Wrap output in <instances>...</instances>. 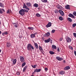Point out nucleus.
Listing matches in <instances>:
<instances>
[{"instance_id":"nucleus-1","label":"nucleus","mask_w":76,"mask_h":76,"mask_svg":"<svg viewBox=\"0 0 76 76\" xmlns=\"http://www.w3.org/2000/svg\"><path fill=\"white\" fill-rule=\"evenodd\" d=\"M27 48L28 50V51H30V50H31L32 48V50H34V48L33 46L31 44H29L28 45Z\"/></svg>"},{"instance_id":"nucleus-2","label":"nucleus","mask_w":76,"mask_h":76,"mask_svg":"<svg viewBox=\"0 0 76 76\" xmlns=\"http://www.w3.org/2000/svg\"><path fill=\"white\" fill-rule=\"evenodd\" d=\"M19 13L21 15L23 16L25 15V10L23 9L19 11Z\"/></svg>"},{"instance_id":"nucleus-3","label":"nucleus","mask_w":76,"mask_h":76,"mask_svg":"<svg viewBox=\"0 0 76 76\" xmlns=\"http://www.w3.org/2000/svg\"><path fill=\"white\" fill-rule=\"evenodd\" d=\"M20 60L22 63H23L25 61V59L23 56H20Z\"/></svg>"},{"instance_id":"nucleus-4","label":"nucleus","mask_w":76,"mask_h":76,"mask_svg":"<svg viewBox=\"0 0 76 76\" xmlns=\"http://www.w3.org/2000/svg\"><path fill=\"white\" fill-rule=\"evenodd\" d=\"M66 40L67 42H71V41H72L71 38L69 37H68L66 38Z\"/></svg>"},{"instance_id":"nucleus-5","label":"nucleus","mask_w":76,"mask_h":76,"mask_svg":"<svg viewBox=\"0 0 76 76\" xmlns=\"http://www.w3.org/2000/svg\"><path fill=\"white\" fill-rule=\"evenodd\" d=\"M23 8H25L26 9H27V10H30V9H29V8H28L27 7V6L25 5V4H23Z\"/></svg>"},{"instance_id":"nucleus-6","label":"nucleus","mask_w":76,"mask_h":76,"mask_svg":"<svg viewBox=\"0 0 76 76\" xmlns=\"http://www.w3.org/2000/svg\"><path fill=\"white\" fill-rule=\"evenodd\" d=\"M56 58L59 61H61V60H63L62 58H60V57L59 56H57L56 57Z\"/></svg>"},{"instance_id":"nucleus-7","label":"nucleus","mask_w":76,"mask_h":76,"mask_svg":"<svg viewBox=\"0 0 76 76\" xmlns=\"http://www.w3.org/2000/svg\"><path fill=\"white\" fill-rule=\"evenodd\" d=\"M5 12V11H4V9H1V8H0V13H1V14H3V12Z\"/></svg>"},{"instance_id":"nucleus-8","label":"nucleus","mask_w":76,"mask_h":76,"mask_svg":"<svg viewBox=\"0 0 76 76\" xmlns=\"http://www.w3.org/2000/svg\"><path fill=\"white\" fill-rule=\"evenodd\" d=\"M57 8H58V9H61V10L63 9V7L60 5H57Z\"/></svg>"},{"instance_id":"nucleus-9","label":"nucleus","mask_w":76,"mask_h":76,"mask_svg":"<svg viewBox=\"0 0 76 76\" xmlns=\"http://www.w3.org/2000/svg\"><path fill=\"white\" fill-rule=\"evenodd\" d=\"M59 12L62 16H63L64 15V12H63V11H62V10H59Z\"/></svg>"},{"instance_id":"nucleus-10","label":"nucleus","mask_w":76,"mask_h":76,"mask_svg":"<svg viewBox=\"0 0 76 76\" xmlns=\"http://www.w3.org/2000/svg\"><path fill=\"white\" fill-rule=\"evenodd\" d=\"M70 66H67L64 68V70H68L70 69Z\"/></svg>"},{"instance_id":"nucleus-11","label":"nucleus","mask_w":76,"mask_h":76,"mask_svg":"<svg viewBox=\"0 0 76 76\" xmlns=\"http://www.w3.org/2000/svg\"><path fill=\"white\" fill-rule=\"evenodd\" d=\"M65 9H69V10H70V6L69 5H66L65 7Z\"/></svg>"},{"instance_id":"nucleus-12","label":"nucleus","mask_w":76,"mask_h":76,"mask_svg":"<svg viewBox=\"0 0 76 76\" xmlns=\"http://www.w3.org/2000/svg\"><path fill=\"white\" fill-rule=\"evenodd\" d=\"M51 26V23L49 22L48 25L46 26V27L47 28H48V27H50Z\"/></svg>"},{"instance_id":"nucleus-13","label":"nucleus","mask_w":76,"mask_h":76,"mask_svg":"<svg viewBox=\"0 0 76 76\" xmlns=\"http://www.w3.org/2000/svg\"><path fill=\"white\" fill-rule=\"evenodd\" d=\"M26 4L27 5V6H28V7H31V3L30 2L27 3H26Z\"/></svg>"},{"instance_id":"nucleus-14","label":"nucleus","mask_w":76,"mask_h":76,"mask_svg":"<svg viewBox=\"0 0 76 76\" xmlns=\"http://www.w3.org/2000/svg\"><path fill=\"white\" fill-rule=\"evenodd\" d=\"M37 34V33H34V34H32L31 35V38H34L35 36V35Z\"/></svg>"},{"instance_id":"nucleus-15","label":"nucleus","mask_w":76,"mask_h":76,"mask_svg":"<svg viewBox=\"0 0 76 76\" xmlns=\"http://www.w3.org/2000/svg\"><path fill=\"white\" fill-rule=\"evenodd\" d=\"M69 17H71V18H75V16L73 15L72 14H69Z\"/></svg>"},{"instance_id":"nucleus-16","label":"nucleus","mask_w":76,"mask_h":76,"mask_svg":"<svg viewBox=\"0 0 76 76\" xmlns=\"http://www.w3.org/2000/svg\"><path fill=\"white\" fill-rule=\"evenodd\" d=\"M52 48L53 49H56L57 47L55 45H52Z\"/></svg>"},{"instance_id":"nucleus-17","label":"nucleus","mask_w":76,"mask_h":76,"mask_svg":"<svg viewBox=\"0 0 76 76\" xmlns=\"http://www.w3.org/2000/svg\"><path fill=\"white\" fill-rule=\"evenodd\" d=\"M50 40H51V39H50V38H49L48 39L45 40V42H49Z\"/></svg>"},{"instance_id":"nucleus-18","label":"nucleus","mask_w":76,"mask_h":76,"mask_svg":"<svg viewBox=\"0 0 76 76\" xmlns=\"http://www.w3.org/2000/svg\"><path fill=\"white\" fill-rule=\"evenodd\" d=\"M64 73H65V72L63 71H61L59 72V74L60 75H64Z\"/></svg>"},{"instance_id":"nucleus-19","label":"nucleus","mask_w":76,"mask_h":76,"mask_svg":"<svg viewBox=\"0 0 76 76\" xmlns=\"http://www.w3.org/2000/svg\"><path fill=\"white\" fill-rule=\"evenodd\" d=\"M7 46L8 47H10V48H11L12 47V46H11V44L10 43H9L7 44Z\"/></svg>"},{"instance_id":"nucleus-20","label":"nucleus","mask_w":76,"mask_h":76,"mask_svg":"<svg viewBox=\"0 0 76 76\" xmlns=\"http://www.w3.org/2000/svg\"><path fill=\"white\" fill-rule=\"evenodd\" d=\"M50 35V33L49 32H48L45 34L46 37H48Z\"/></svg>"},{"instance_id":"nucleus-21","label":"nucleus","mask_w":76,"mask_h":76,"mask_svg":"<svg viewBox=\"0 0 76 76\" xmlns=\"http://www.w3.org/2000/svg\"><path fill=\"white\" fill-rule=\"evenodd\" d=\"M33 6L34 7H38V4L36 3L34 4L33 5Z\"/></svg>"},{"instance_id":"nucleus-22","label":"nucleus","mask_w":76,"mask_h":76,"mask_svg":"<svg viewBox=\"0 0 76 76\" xmlns=\"http://www.w3.org/2000/svg\"><path fill=\"white\" fill-rule=\"evenodd\" d=\"M41 70V69H37L35 71H36V72H40Z\"/></svg>"},{"instance_id":"nucleus-23","label":"nucleus","mask_w":76,"mask_h":76,"mask_svg":"<svg viewBox=\"0 0 76 76\" xmlns=\"http://www.w3.org/2000/svg\"><path fill=\"white\" fill-rule=\"evenodd\" d=\"M16 59H15L13 61V64H16Z\"/></svg>"},{"instance_id":"nucleus-24","label":"nucleus","mask_w":76,"mask_h":76,"mask_svg":"<svg viewBox=\"0 0 76 76\" xmlns=\"http://www.w3.org/2000/svg\"><path fill=\"white\" fill-rule=\"evenodd\" d=\"M28 29L29 30H34V28L32 27H28Z\"/></svg>"},{"instance_id":"nucleus-25","label":"nucleus","mask_w":76,"mask_h":76,"mask_svg":"<svg viewBox=\"0 0 76 76\" xmlns=\"http://www.w3.org/2000/svg\"><path fill=\"white\" fill-rule=\"evenodd\" d=\"M34 45L36 48L37 49L38 48V44H37V43H35L34 44Z\"/></svg>"},{"instance_id":"nucleus-26","label":"nucleus","mask_w":76,"mask_h":76,"mask_svg":"<svg viewBox=\"0 0 76 76\" xmlns=\"http://www.w3.org/2000/svg\"><path fill=\"white\" fill-rule=\"evenodd\" d=\"M36 16H37V17H40V16H41V15L39 14V13H37L36 14Z\"/></svg>"},{"instance_id":"nucleus-27","label":"nucleus","mask_w":76,"mask_h":76,"mask_svg":"<svg viewBox=\"0 0 76 76\" xmlns=\"http://www.w3.org/2000/svg\"><path fill=\"white\" fill-rule=\"evenodd\" d=\"M68 20L69 21V22H72V19L69 18H67Z\"/></svg>"},{"instance_id":"nucleus-28","label":"nucleus","mask_w":76,"mask_h":76,"mask_svg":"<svg viewBox=\"0 0 76 76\" xmlns=\"http://www.w3.org/2000/svg\"><path fill=\"white\" fill-rule=\"evenodd\" d=\"M49 53H50V54L52 55L54 54V52L53 51H49Z\"/></svg>"},{"instance_id":"nucleus-29","label":"nucleus","mask_w":76,"mask_h":76,"mask_svg":"<svg viewBox=\"0 0 76 76\" xmlns=\"http://www.w3.org/2000/svg\"><path fill=\"white\" fill-rule=\"evenodd\" d=\"M0 6H1V7H4V5L2 3L0 2Z\"/></svg>"},{"instance_id":"nucleus-30","label":"nucleus","mask_w":76,"mask_h":76,"mask_svg":"<svg viewBox=\"0 0 76 76\" xmlns=\"http://www.w3.org/2000/svg\"><path fill=\"white\" fill-rule=\"evenodd\" d=\"M31 66L32 67H33V68H34V69H35V68L37 67V65H34V66L31 65Z\"/></svg>"},{"instance_id":"nucleus-31","label":"nucleus","mask_w":76,"mask_h":76,"mask_svg":"<svg viewBox=\"0 0 76 76\" xmlns=\"http://www.w3.org/2000/svg\"><path fill=\"white\" fill-rule=\"evenodd\" d=\"M59 19V20H63V19L62 17H60Z\"/></svg>"},{"instance_id":"nucleus-32","label":"nucleus","mask_w":76,"mask_h":76,"mask_svg":"<svg viewBox=\"0 0 76 76\" xmlns=\"http://www.w3.org/2000/svg\"><path fill=\"white\" fill-rule=\"evenodd\" d=\"M26 68H27V66H25L23 69V72H25V70L26 69Z\"/></svg>"},{"instance_id":"nucleus-33","label":"nucleus","mask_w":76,"mask_h":76,"mask_svg":"<svg viewBox=\"0 0 76 76\" xmlns=\"http://www.w3.org/2000/svg\"><path fill=\"white\" fill-rule=\"evenodd\" d=\"M41 1L42 2H44V3H46L47 1V0H41Z\"/></svg>"},{"instance_id":"nucleus-34","label":"nucleus","mask_w":76,"mask_h":76,"mask_svg":"<svg viewBox=\"0 0 76 76\" xmlns=\"http://www.w3.org/2000/svg\"><path fill=\"white\" fill-rule=\"evenodd\" d=\"M25 64H26V63L24 62L22 64V67H23V66H25Z\"/></svg>"},{"instance_id":"nucleus-35","label":"nucleus","mask_w":76,"mask_h":76,"mask_svg":"<svg viewBox=\"0 0 76 76\" xmlns=\"http://www.w3.org/2000/svg\"><path fill=\"white\" fill-rule=\"evenodd\" d=\"M39 48L40 50H42V47L40 46H39Z\"/></svg>"},{"instance_id":"nucleus-36","label":"nucleus","mask_w":76,"mask_h":76,"mask_svg":"<svg viewBox=\"0 0 76 76\" xmlns=\"http://www.w3.org/2000/svg\"><path fill=\"white\" fill-rule=\"evenodd\" d=\"M7 13H10V10H8L7 12Z\"/></svg>"},{"instance_id":"nucleus-37","label":"nucleus","mask_w":76,"mask_h":76,"mask_svg":"<svg viewBox=\"0 0 76 76\" xmlns=\"http://www.w3.org/2000/svg\"><path fill=\"white\" fill-rule=\"evenodd\" d=\"M76 26V23H73L72 24V26H73V28H75V26Z\"/></svg>"},{"instance_id":"nucleus-38","label":"nucleus","mask_w":76,"mask_h":76,"mask_svg":"<svg viewBox=\"0 0 76 76\" xmlns=\"http://www.w3.org/2000/svg\"><path fill=\"white\" fill-rule=\"evenodd\" d=\"M73 35L74 37H75V38H76V33H73Z\"/></svg>"},{"instance_id":"nucleus-39","label":"nucleus","mask_w":76,"mask_h":76,"mask_svg":"<svg viewBox=\"0 0 76 76\" xmlns=\"http://www.w3.org/2000/svg\"><path fill=\"white\" fill-rule=\"evenodd\" d=\"M73 14L74 16H76V12H73Z\"/></svg>"},{"instance_id":"nucleus-40","label":"nucleus","mask_w":76,"mask_h":76,"mask_svg":"<svg viewBox=\"0 0 76 76\" xmlns=\"http://www.w3.org/2000/svg\"><path fill=\"white\" fill-rule=\"evenodd\" d=\"M55 31H56V30L53 29L52 31V33H54Z\"/></svg>"},{"instance_id":"nucleus-41","label":"nucleus","mask_w":76,"mask_h":76,"mask_svg":"<svg viewBox=\"0 0 76 76\" xmlns=\"http://www.w3.org/2000/svg\"><path fill=\"white\" fill-rule=\"evenodd\" d=\"M14 26L15 28H17L18 27V25L17 24H15Z\"/></svg>"},{"instance_id":"nucleus-42","label":"nucleus","mask_w":76,"mask_h":76,"mask_svg":"<svg viewBox=\"0 0 76 76\" xmlns=\"http://www.w3.org/2000/svg\"><path fill=\"white\" fill-rule=\"evenodd\" d=\"M16 75H20V73H19V72H18L16 73Z\"/></svg>"},{"instance_id":"nucleus-43","label":"nucleus","mask_w":76,"mask_h":76,"mask_svg":"<svg viewBox=\"0 0 76 76\" xmlns=\"http://www.w3.org/2000/svg\"><path fill=\"white\" fill-rule=\"evenodd\" d=\"M57 50L58 51V52H59V51H60V49H59V48L58 47L57 48Z\"/></svg>"},{"instance_id":"nucleus-44","label":"nucleus","mask_w":76,"mask_h":76,"mask_svg":"<svg viewBox=\"0 0 76 76\" xmlns=\"http://www.w3.org/2000/svg\"><path fill=\"white\" fill-rule=\"evenodd\" d=\"M4 34L6 35H7L8 34V33H7V32L5 31L4 32Z\"/></svg>"},{"instance_id":"nucleus-45","label":"nucleus","mask_w":76,"mask_h":76,"mask_svg":"<svg viewBox=\"0 0 76 76\" xmlns=\"http://www.w3.org/2000/svg\"><path fill=\"white\" fill-rule=\"evenodd\" d=\"M45 71H47L48 70V69L47 68H45Z\"/></svg>"},{"instance_id":"nucleus-46","label":"nucleus","mask_w":76,"mask_h":76,"mask_svg":"<svg viewBox=\"0 0 76 76\" xmlns=\"http://www.w3.org/2000/svg\"><path fill=\"white\" fill-rule=\"evenodd\" d=\"M36 72V71H34V72H33L32 73V75H34V74H35V72Z\"/></svg>"},{"instance_id":"nucleus-47","label":"nucleus","mask_w":76,"mask_h":76,"mask_svg":"<svg viewBox=\"0 0 76 76\" xmlns=\"http://www.w3.org/2000/svg\"><path fill=\"white\" fill-rule=\"evenodd\" d=\"M69 48L70 49H71V50H73V48H72V46H70L69 47Z\"/></svg>"},{"instance_id":"nucleus-48","label":"nucleus","mask_w":76,"mask_h":76,"mask_svg":"<svg viewBox=\"0 0 76 76\" xmlns=\"http://www.w3.org/2000/svg\"><path fill=\"white\" fill-rule=\"evenodd\" d=\"M62 39H63L62 38H61L59 40L60 41H62Z\"/></svg>"},{"instance_id":"nucleus-49","label":"nucleus","mask_w":76,"mask_h":76,"mask_svg":"<svg viewBox=\"0 0 76 76\" xmlns=\"http://www.w3.org/2000/svg\"><path fill=\"white\" fill-rule=\"evenodd\" d=\"M24 11L26 12H28V11L27 10H25V9H24Z\"/></svg>"},{"instance_id":"nucleus-50","label":"nucleus","mask_w":76,"mask_h":76,"mask_svg":"<svg viewBox=\"0 0 76 76\" xmlns=\"http://www.w3.org/2000/svg\"><path fill=\"white\" fill-rule=\"evenodd\" d=\"M2 34L3 36H4V33H2Z\"/></svg>"},{"instance_id":"nucleus-51","label":"nucleus","mask_w":76,"mask_h":76,"mask_svg":"<svg viewBox=\"0 0 76 76\" xmlns=\"http://www.w3.org/2000/svg\"><path fill=\"white\" fill-rule=\"evenodd\" d=\"M65 62H66V61H65V60H64L63 61V63H65Z\"/></svg>"},{"instance_id":"nucleus-52","label":"nucleus","mask_w":76,"mask_h":76,"mask_svg":"<svg viewBox=\"0 0 76 76\" xmlns=\"http://www.w3.org/2000/svg\"><path fill=\"white\" fill-rule=\"evenodd\" d=\"M1 34V31H0V34Z\"/></svg>"},{"instance_id":"nucleus-53","label":"nucleus","mask_w":76,"mask_h":76,"mask_svg":"<svg viewBox=\"0 0 76 76\" xmlns=\"http://www.w3.org/2000/svg\"><path fill=\"white\" fill-rule=\"evenodd\" d=\"M1 50L0 49V53L1 52Z\"/></svg>"},{"instance_id":"nucleus-54","label":"nucleus","mask_w":76,"mask_h":76,"mask_svg":"<svg viewBox=\"0 0 76 76\" xmlns=\"http://www.w3.org/2000/svg\"><path fill=\"white\" fill-rule=\"evenodd\" d=\"M1 24V22H0V25Z\"/></svg>"},{"instance_id":"nucleus-55","label":"nucleus","mask_w":76,"mask_h":76,"mask_svg":"<svg viewBox=\"0 0 76 76\" xmlns=\"http://www.w3.org/2000/svg\"><path fill=\"white\" fill-rule=\"evenodd\" d=\"M31 76H34L33 75H32Z\"/></svg>"},{"instance_id":"nucleus-56","label":"nucleus","mask_w":76,"mask_h":76,"mask_svg":"<svg viewBox=\"0 0 76 76\" xmlns=\"http://www.w3.org/2000/svg\"><path fill=\"white\" fill-rule=\"evenodd\" d=\"M13 59H12V61Z\"/></svg>"}]
</instances>
